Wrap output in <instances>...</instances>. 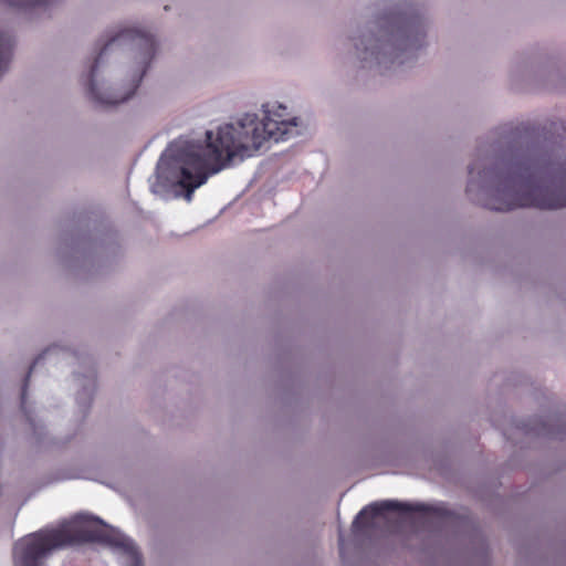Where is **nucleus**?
<instances>
[{
	"mask_svg": "<svg viewBox=\"0 0 566 566\" xmlns=\"http://www.w3.org/2000/svg\"><path fill=\"white\" fill-rule=\"evenodd\" d=\"M13 560L14 566H143L130 537L85 513L20 538Z\"/></svg>",
	"mask_w": 566,
	"mask_h": 566,
	"instance_id": "f257e3e1",
	"label": "nucleus"
},
{
	"mask_svg": "<svg viewBox=\"0 0 566 566\" xmlns=\"http://www.w3.org/2000/svg\"><path fill=\"white\" fill-rule=\"evenodd\" d=\"M265 144H168L161 153L150 190L163 199L191 202L197 189L224 169L266 151Z\"/></svg>",
	"mask_w": 566,
	"mask_h": 566,
	"instance_id": "f03ea898",
	"label": "nucleus"
},
{
	"mask_svg": "<svg viewBox=\"0 0 566 566\" xmlns=\"http://www.w3.org/2000/svg\"><path fill=\"white\" fill-rule=\"evenodd\" d=\"M157 43L139 29H120L104 44L87 75V93L102 106L127 101L154 59Z\"/></svg>",
	"mask_w": 566,
	"mask_h": 566,
	"instance_id": "7ed1b4c3",
	"label": "nucleus"
},
{
	"mask_svg": "<svg viewBox=\"0 0 566 566\" xmlns=\"http://www.w3.org/2000/svg\"><path fill=\"white\" fill-rule=\"evenodd\" d=\"M467 191L474 200L495 211L518 207L559 209L566 207V161L552 179L539 170L500 176L484 164L469 167Z\"/></svg>",
	"mask_w": 566,
	"mask_h": 566,
	"instance_id": "20e7f679",
	"label": "nucleus"
},
{
	"mask_svg": "<svg viewBox=\"0 0 566 566\" xmlns=\"http://www.w3.org/2000/svg\"><path fill=\"white\" fill-rule=\"evenodd\" d=\"M264 118L259 120L255 114H245L234 123L220 125L214 142H283L293 137L298 127L296 117H290L287 107L277 104L272 108L263 105ZM206 140L213 142V132L206 130Z\"/></svg>",
	"mask_w": 566,
	"mask_h": 566,
	"instance_id": "39448f33",
	"label": "nucleus"
},
{
	"mask_svg": "<svg viewBox=\"0 0 566 566\" xmlns=\"http://www.w3.org/2000/svg\"><path fill=\"white\" fill-rule=\"evenodd\" d=\"M427 512L429 507L424 504H417L415 506L395 500H386L381 502H374L363 507L353 521V531H360L363 528H375L379 523L388 522L389 512Z\"/></svg>",
	"mask_w": 566,
	"mask_h": 566,
	"instance_id": "423d86ee",
	"label": "nucleus"
},
{
	"mask_svg": "<svg viewBox=\"0 0 566 566\" xmlns=\"http://www.w3.org/2000/svg\"><path fill=\"white\" fill-rule=\"evenodd\" d=\"M95 378L96 373L92 365L85 366L83 374H74V380L82 387V390L76 394V402L84 413L88 410L93 399L95 391Z\"/></svg>",
	"mask_w": 566,
	"mask_h": 566,
	"instance_id": "0eeeda50",
	"label": "nucleus"
},
{
	"mask_svg": "<svg viewBox=\"0 0 566 566\" xmlns=\"http://www.w3.org/2000/svg\"><path fill=\"white\" fill-rule=\"evenodd\" d=\"M57 350H59L57 346H51V347L46 348L42 354H40L34 359L33 364L30 366L29 373H28V375H27V377L24 379V382H23V386H22V390H21V408H22L23 412L25 413L27 419H28V421L30 422L31 426H34L33 419H32L29 410L27 409V387H28V381H29L30 374L35 368V366H38L41 361L45 360L48 357H50L53 354H55Z\"/></svg>",
	"mask_w": 566,
	"mask_h": 566,
	"instance_id": "6e6552de",
	"label": "nucleus"
},
{
	"mask_svg": "<svg viewBox=\"0 0 566 566\" xmlns=\"http://www.w3.org/2000/svg\"><path fill=\"white\" fill-rule=\"evenodd\" d=\"M12 45L10 39L0 33V76L7 70L11 59Z\"/></svg>",
	"mask_w": 566,
	"mask_h": 566,
	"instance_id": "1a4fd4ad",
	"label": "nucleus"
},
{
	"mask_svg": "<svg viewBox=\"0 0 566 566\" xmlns=\"http://www.w3.org/2000/svg\"><path fill=\"white\" fill-rule=\"evenodd\" d=\"M342 543H343V538H342V536H339V545H342Z\"/></svg>",
	"mask_w": 566,
	"mask_h": 566,
	"instance_id": "9d476101",
	"label": "nucleus"
},
{
	"mask_svg": "<svg viewBox=\"0 0 566 566\" xmlns=\"http://www.w3.org/2000/svg\"><path fill=\"white\" fill-rule=\"evenodd\" d=\"M178 142H182V140H181V139H179ZM184 142H185V143H188L189 140H188V139H185Z\"/></svg>",
	"mask_w": 566,
	"mask_h": 566,
	"instance_id": "9b49d317",
	"label": "nucleus"
}]
</instances>
